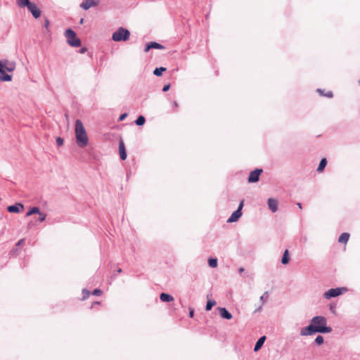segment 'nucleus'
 <instances>
[{
  "mask_svg": "<svg viewBox=\"0 0 360 360\" xmlns=\"http://www.w3.org/2000/svg\"><path fill=\"white\" fill-rule=\"evenodd\" d=\"M333 330L332 328L327 326L326 318L323 316H314L310 324L300 330V335L308 336L312 335L316 333H329Z\"/></svg>",
  "mask_w": 360,
  "mask_h": 360,
  "instance_id": "nucleus-1",
  "label": "nucleus"
},
{
  "mask_svg": "<svg viewBox=\"0 0 360 360\" xmlns=\"http://www.w3.org/2000/svg\"><path fill=\"white\" fill-rule=\"evenodd\" d=\"M75 139L79 148H84L88 144V136L82 122L77 119L75 121Z\"/></svg>",
  "mask_w": 360,
  "mask_h": 360,
  "instance_id": "nucleus-2",
  "label": "nucleus"
},
{
  "mask_svg": "<svg viewBox=\"0 0 360 360\" xmlns=\"http://www.w3.org/2000/svg\"><path fill=\"white\" fill-rule=\"evenodd\" d=\"M15 69V63L8 60H0V81L11 82L12 75L6 73V71L11 72Z\"/></svg>",
  "mask_w": 360,
  "mask_h": 360,
  "instance_id": "nucleus-3",
  "label": "nucleus"
},
{
  "mask_svg": "<svg viewBox=\"0 0 360 360\" xmlns=\"http://www.w3.org/2000/svg\"><path fill=\"white\" fill-rule=\"evenodd\" d=\"M65 37L67 43L72 47H79L81 46V40L77 37L75 31L72 29H68L65 32Z\"/></svg>",
  "mask_w": 360,
  "mask_h": 360,
  "instance_id": "nucleus-4",
  "label": "nucleus"
},
{
  "mask_svg": "<svg viewBox=\"0 0 360 360\" xmlns=\"http://www.w3.org/2000/svg\"><path fill=\"white\" fill-rule=\"evenodd\" d=\"M129 37L130 32L128 30L120 27L112 34V39L114 41H126L129 39Z\"/></svg>",
  "mask_w": 360,
  "mask_h": 360,
  "instance_id": "nucleus-5",
  "label": "nucleus"
},
{
  "mask_svg": "<svg viewBox=\"0 0 360 360\" xmlns=\"http://www.w3.org/2000/svg\"><path fill=\"white\" fill-rule=\"evenodd\" d=\"M347 291L346 288H331L326 291L323 297L326 299H330L332 297H336L339 295H340L343 292Z\"/></svg>",
  "mask_w": 360,
  "mask_h": 360,
  "instance_id": "nucleus-6",
  "label": "nucleus"
},
{
  "mask_svg": "<svg viewBox=\"0 0 360 360\" xmlns=\"http://www.w3.org/2000/svg\"><path fill=\"white\" fill-rule=\"evenodd\" d=\"M262 169L257 168L250 173L248 176V182L256 183L259 179V176L262 173Z\"/></svg>",
  "mask_w": 360,
  "mask_h": 360,
  "instance_id": "nucleus-7",
  "label": "nucleus"
},
{
  "mask_svg": "<svg viewBox=\"0 0 360 360\" xmlns=\"http://www.w3.org/2000/svg\"><path fill=\"white\" fill-rule=\"evenodd\" d=\"M99 3V0H85L81 4L80 7L84 10H88L91 7L98 6Z\"/></svg>",
  "mask_w": 360,
  "mask_h": 360,
  "instance_id": "nucleus-8",
  "label": "nucleus"
},
{
  "mask_svg": "<svg viewBox=\"0 0 360 360\" xmlns=\"http://www.w3.org/2000/svg\"><path fill=\"white\" fill-rule=\"evenodd\" d=\"M28 11L32 13L34 18H38L41 15V11L34 3H31L29 6L27 7Z\"/></svg>",
  "mask_w": 360,
  "mask_h": 360,
  "instance_id": "nucleus-9",
  "label": "nucleus"
},
{
  "mask_svg": "<svg viewBox=\"0 0 360 360\" xmlns=\"http://www.w3.org/2000/svg\"><path fill=\"white\" fill-rule=\"evenodd\" d=\"M151 49H164L165 47L162 44H159L158 42L151 41V42H149V43L146 44V46H145V49H144V52H148Z\"/></svg>",
  "mask_w": 360,
  "mask_h": 360,
  "instance_id": "nucleus-10",
  "label": "nucleus"
},
{
  "mask_svg": "<svg viewBox=\"0 0 360 360\" xmlns=\"http://www.w3.org/2000/svg\"><path fill=\"white\" fill-rule=\"evenodd\" d=\"M23 205L20 203H15L7 207V210L12 213H19L23 210Z\"/></svg>",
  "mask_w": 360,
  "mask_h": 360,
  "instance_id": "nucleus-11",
  "label": "nucleus"
},
{
  "mask_svg": "<svg viewBox=\"0 0 360 360\" xmlns=\"http://www.w3.org/2000/svg\"><path fill=\"white\" fill-rule=\"evenodd\" d=\"M119 153L120 159L122 160H125L127 159V155L124 142L122 140H120L119 142Z\"/></svg>",
  "mask_w": 360,
  "mask_h": 360,
  "instance_id": "nucleus-12",
  "label": "nucleus"
},
{
  "mask_svg": "<svg viewBox=\"0 0 360 360\" xmlns=\"http://www.w3.org/2000/svg\"><path fill=\"white\" fill-rule=\"evenodd\" d=\"M242 216V212H240L239 210H235L231 215L229 217V218L227 219L228 223H233L237 221L240 217Z\"/></svg>",
  "mask_w": 360,
  "mask_h": 360,
  "instance_id": "nucleus-13",
  "label": "nucleus"
},
{
  "mask_svg": "<svg viewBox=\"0 0 360 360\" xmlns=\"http://www.w3.org/2000/svg\"><path fill=\"white\" fill-rule=\"evenodd\" d=\"M219 315L221 318L227 320H230L232 319V314L225 308V307H219Z\"/></svg>",
  "mask_w": 360,
  "mask_h": 360,
  "instance_id": "nucleus-14",
  "label": "nucleus"
},
{
  "mask_svg": "<svg viewBox=\"0 0 360 360\" xmlns=\"http://www.w3.org/2000/svg\"><path fill=\"white\" fill-rule=\"evenodd\" d=\"M268 207L272 212L278 210V201L274 198H269L267 201Z\"/></svg>",
  "mask_w": 360,
  "mask_h": 360,
  "instance_id": "nucleus-15",
  "label": "nucleus"
},
{
  "mask_svg": "<svg viewBox=\"0 0 360 360\" xmlns=\"http://www.w3.org/2000/svg\"><path fill=\"white\" fill-rule=\"evenodd\" d=\"M266 339V338L265 335H263L258 339V340L256 342L255 347H254L255 352H257L262 348Z\"/></svg>",
  "mask_w": 360,
  "mask_h": 360,
  "instance_id": "nucleus-16",
  "label": "nucleus"
},
{
  "mask_svg": "<svg viewBox=\"0 0 360 360\" xmlns=\"http://www.w3.org/2000/svg\"><path fill=\"white\" fill-rule=\"evenodd\" d=\"M160 300L163 302H169L174 300V297L169 294L162 292L160 295Z\"/></svg>",
  "mask_w": 360,
  "mask_h": 360,
  "instance_id": "nucleus-17",
  "label": "nucleus"
},
{
  "mask_svg": "<svg viewBox=\"0 0 360 360\" xmlns=\"http://www.w3.org/2000/svg\"><path fill=\"white\" fill-rule=\"evenodd\" d=\"M31 3L30 0H17V4L20 8H27Z\"/></svg>",
  "mask_w": 360,
  "mask_h": 360,
  "instance_id": "nucleus-18",
  "label": "nucleus"
},
{
  "mask_svg": "<svg viewBox=\"0 0 360 360\" xmlns=\"http://www.w3.org/2000/svg\"><path fill=\"white\" fill-rule=\"evenodd\" d=\"M326 165H327V160H326V158H322L321 160V161L319 162V165L318 166V168L316 169L317 172H322L325 169Z\"/></svg>",
  "mask_w": 360,
  "mask_h": 360,
  "instance_id": "nucleus-19",
  "label": "nucleus"
},
{
  "mask_svg": "<svg viewBox=\"0 0 360 360\" xmlns=\"http://www.w3.org/2000/svg\"><path fill=\"white\" fill-rule=\"evenodd\" d=\"M349 238V233H342L338 238L339 243H347Z\"/></svg>",
  "mask_w": 360,
  "mask_h": 360,
  "instance_id": "nucleus-20",
  "label": "nucleus"
},
{
  "mask_svg": "<svg viewBox=\"0 0 360 360\" xmlns=\"http://www.w3.org/2000/svg\"><path fill=\"white\" fill-rule=\"evenodd\" d=\"M289 261H290V258H289V255H288V250H285L283 255L282 259H281V263L283 264H287L289 263Z\"/></svg>",
  "mask_w": 360,
  "mask_h": 360,
  "instance_id": "nucleus-21",
  "label": "nucleus"
},
{
  "mask_svg": "<svg viewBox=\"0 0 360 360\" xmlns=\"http://www.w3.org/2000/svg\"><path fill=\"white\" fill-rule=\"evenodd\" d=\"M41 212L40 210L37 207H32L30 210L27 212L26 216L29 217L34 214H39Z\"/></svg>",
  "mask_w": 360,
  "mask_h": 360,
  "instance_id": "nucleus-22",
  "label": "nucleus"
},
{
  "mask_svg": "<svg viewBox=\"0 0 360 360\" xmlns=\"http://www.w3.org/2000/svg\"><path fill=\"white\" fill-rule=\"evenodd\" d=\"M166 68L163 67L156 68L153 71V75L160 77L162 75V72L166 71Z\"/></svg>",
  "mask_w": 360,
  "mask_h": 360,
  "instance_id": "nucleus-23",
  "label": "nucleus"
},
{
  "mask_svg": "<svg viewBox=\"0 0 360 360\" xmlns=\"http://www.w3.org/2000/svg\"><path fill=\"white\" fill-rule=\"evenodd\" d=\"M146 119L143 115H140L137 117V119L135 120V124L138 126H142L145 124Z\"/></svg>",
  "mask_w": 360,
  "mask_h": 360,
  "instance_id": "nucleus-24",
  "label": "nucleus"
},
{
  "mask_svg": "<svg viewBox=\"0 0 360 360\" xmlns=\"http://www.w3.org/2000/svg\"><path fill=\"white\" fill-rule=\"evenodd\" d=\"M218 261L217 258H210L208 259V264L212 268H215L217 266Z\"/></svg>",
  "mask_w": 360,
  "mask_h": 360,
  "instance_id": "nucleus-25",
  "label": "nucleus"
},
{
  "mask_svg": "<svg viewBox=\"0 0 360 360\" xmlns=\"http://www.w3.org/2000/svg\"><path fill=\"white\" fill-rule=\"evenodd\" d=\"M216 304V302L214 300H209L207 302L206 306H205V310L206 311H210L212 308Z\"/></svg>",
  "mask_w": 360,
  "mask_h": 360,
  "instance_id": "nucleus-26",
  "label": "nucleus"
},
{
  "mask_svg": "<svg viewBox=\"0 0 360 360\" xmlns=\"http://www.w3.org/2000/svg\"><path fill=\"white\" fill-rule=\"evenodd\" d=\"M323 338L321 335H318L314 340L315 343L318 345L323 344Z\"/></svg>",
  "mask_w": 360,
  "mask_h": 360,
  "instance_id": "nucleus-27",
  "label": "nucleus"
},
{
  "mask_svg": "<svg viewBox=\"0 0 360 360\" xmlns=\"http://www.w3.org/2000/svg\"><path fill=\"white\" fill-rule=\"evenodd\" d=\"M83 300L87 299L90 295V292L86 289L82 290Z\"/></svg>",
  "mask_w": 360,
  "mask_h": 360,
  "instance_id": "nucleus-28",
  "label": "nucleus"
},
{
  "mask_svg": "<svg viewBox=\"0 0 360 360\" xmlns=\"http://www.w3.org/2000/svg\"><path fill=\"white\" fill-rule=\"evenodd\" d=\"M46 214H44V213H42L41 212L39 214V219H38V221L39 222H42L44 221H45L46 219Z\"/></svg>",
  "mask_w": 360,
  "mask_h": 360,
  "instance_id": "nucleus-29",
  "label": "nucleus"
},
{
  "mask_svg": "<svg viewBox=\"0 0 360 360\" xmlns=\"http://www.w3.org/2000/svg\"><path fill=\"white\" fill-rule=\"evenodd\" d=\"M268 297V292H265L261 297H260V301L262 302V304L266 301V299Z\"/></svg>",
  "mask_w": 360,
  "mask_h": 360,
  "instance_id": "nucleus-30",
  "label": "nucleus"
},
{
  "mask_svg": "<svg viewBox=\"0 0 360 360\" xmlns=\"http://www.w3.org/2000/svg\"><path fill=\"white\" fill-rule=\"evenodd\" d=\"M63 142H64V141H63V138H61V137H57V139H56V143H57L58 146H63Z\"/></svg>",
  "mask_w": 360,
  "mask_h": 360,
  "instance_id": "nucleus-31",
  "label": "nucleus"
},
{
  "mask_svg": "<svg viewBox=\"0 0 360 360\" xmlns=\"http://www.w3.org/2000/svg\"><path fill=\"white\" fill-rule=\"evenodd\" d=\"M101 293H102L101 290H100V289H98V288L94 289V290H93V292H92V294H93L94 295H96V296H98V295H101Z\"/></svg>",
  "mask_w": 360,
  "mask_h": 360,
  "instance_id": "nucleus-32",
  "label": "nucleus"
},
{
  "mask_svg": "<svg viewBox=\"0 0 360 360\" xmlns=\"http://www.w3.org/2000/svg\"><path fill=\"white\" fill-rule=\"evenodd\" d=\"M243 205H244V200H241L240 202L237 210H239L240 212H242V209L243 207Z\"/></svg>",
  "mask_w": 360,
  "mask_h": 360,
  "instance_id": "nucleus-33",
  "label": "nucleus"
},
{
  "mask_svg": "<svg viewBox=\"0 0 360 360\" xmlns=\"http://www.w3.org/2000/svg\"><path fill=\"white\" fill-rule=\"evenodd\" d=\"M127 117V113H123L122 114L120 117H119V119L118 120L119 121H123L125 120V118Z\"/></svg>",
  "mask_w": 360,
  "mask_h": 360,
  "instance_id": "nucleus-34",
  "label": "nucleus"
},
{
  "mask_svg": "<svg viewBox=\"0 0 360 360\" xmlns=\"http://www.w3.org/2000/svg\"><path fill=\"white\" fill-rule=\"evenodd\" d=\"M170 88V84H166L162 88V91L166 92Z\"/></svg>",
  "mask_w": 360,
  "mask_h": 360,
  "instance_id": "nucleus-35",
  "label": "nucleus"
},
{
  "mask_svg": "<svg viewBox=\"0 0 360 360\" xmlns=\"http://www.w3.org/2000/svg\"><path fill=\"white\" fill-rule=\"evenodd\" d=\"M49 20L46 18L44 21V27L47 29V31H49Z\"/></svg>",
  "mask_w": 360,
  "mask_h": 360,
  "instance_id": "nucleus-36",
  "label": "nucleus"
},
{
  "mask_svg": "<svg viewBox=\"0 0 360 360\" xmlns=\"http://www.w3.org/2000/svg\"><path fill=\"white\" fill-rule=\"evenodd\" d=\"M324 96H326L328 98H332L333 97V92L332 91H328Z\"/></svg>",
  "mask_w": 360,
  "mask_h": 360,
  "instance_id": "nucleus-37",
  "label": "nucleus"
},
{
  "mask_svg": "<svg viewBox=\"0 0 360 360\" xmlns=\"http://www.w3.org/2000/svg\"><path fill=\"white\" fill-rule=\"evenodd\" d=\"M194 316V310L193 309H190L189 310V317L193 318Z\"/></svg>",
  "mask_w": 360,
  "mask_h": 360,
  "instance_id": "nucleus-38",
  "label": "nucleus"
},
{
  "mask_svg": "<svg viewBox=\"0 0 360 360\" xmlns=\"http://www.w3.org/2000/svg\"><path fill=\"white\" fill-rule=\"evenodd\" d=\"M25 243V239H20L18 243H17V245L18 246H20V245H22L23 243Z\"/></svg>",
  "mask_w": 360,
  "mask_h": 360,
  "instance_id": "nucleus-39",
  "label": "nucleus"
},
{
  "mask_svg": "<svg viewBox=\"0 0 360 360\" xmlns=\"http://www.w3.org/2000/svg\"><path fill=\"white\" fill-rule=\"evenodd\" d=\"M317 91L321 95V96H324L326 94L325 92H323V90L321 89H317Z\"/></svg>",
  "mask_w": 360,
  "mask_h": 360,
  "instance_id": "nucleus-40",
  "label": "nucleus"
},
{
  "mask_svg": "<svg viewBox=\"0 0 360 360\" xmlns=\"http://www.w3.org/2000/svg\"><path fill=\"white\" fill-rule=\"evenodd\" d=\"M86 51V48L83 47L79 50L80 53H84Z\"/></svg>",
  "mask_w": 360,
  "mask_h": 360,
  "instance_id": "nucleus-41",
  "label": "nucleus"
},
{
  "mask_svg": "<svg viewBox=\"0 0 360 360\" xmlns=\"http://www.w3.org/2000/svg\"><path fill=\"white\" fill-rule=\"evenodd\" d=\"M244 271H245V269H244L243 267H240V268L238 269V272H239L240 274H241V273L244 272Z\"/></svg>",
  "mask_w": 360,
  "mask_h": 360,
  "instance_id": "nucleus-42",
  "label": "nucleus"
},
{
  "mask_svg": "<svg viewBox=\"0 0 360 360\" xmlns=\"http://www.w3.org/2000/svg\"><path fill=\"white\" fill-rule=\"evenodd\" d=\"M262 309V304L256 309L255 312L260 311Z\"/></svg>",
  "mask_w": 360,
  "mask_h": 360,
  "instance_id": "nucleus-43",
  "label": "nucleus"
},
{
  "mask_svg": "<svg viewBox=\"0 0 360 360\" xmlns=\"http://www.w3.org/2000/svg\"><path fill=\"white\" fill-rule=\"evenodd\" d=\"M174 106L175 108H177V107H178V103H177V102H176V101H174Z\"/></svg>",
  "mask_w": 360,
  "mask_h": 360,
  "instance_id": "nucleus-44",
  "label": "nucleus"
},
{
  "mask_svg": "<svg viewBox=\"0 0 360 360\" xmlns=\"http://www.w3.org/2000/svg\"><path fill=\"white\" fill-rule=\"evenodd\" d=\"M297 205H298V207H299L300 209H302V204H301V203L298 202V203H297Z\"/></svg>",
  "mask_w": 360,
  "mask_h": 360,
  "instance_id": "nucleus-45",
  "label": "nucleus"
},
{
  "mask_svg": "<svg viewBox=\"0 0 360 360\" xmlns=\"http://www.w3.org/2000/svg\"><path fill=\"white\" fill-rule=\"evenodd\" d=\"M117 273H121V272H122V269H120H120H118L117 270Z\"/></svg>",
  "mask_w": 360,
  "mask_h": 360,
  "instance_id": "nucleus-46",
  "label": "nucleus"
},
{
  "mask_svg": "<svg viewBox=\"0 0 360 360\" xmlns=\"http://www.w3.org/2000/svg\"><path fill=\"white\" fill-rule=\"evenodd\" d=\"M84 22V19L83 18H81L80 21H79V23L80 24H82Z\"/></svg>",
  "mask_w": 360,
  "mask_h": 360,
  "instance_id": "nucleus-47",
  "label": "nucleus"
},
{
  "mask_svg": "<svg viewBox=\"0 0 360 360\" xmlns=\"http://www.w3.org/2000/svg\"><path fill=\"white\" fill-rule=\"evenodd\" d=\"M94 303H95V304H99V302H94Z\"/></svg>",
  "mask_w": 360,
  "mask_h": 360,
  "instance_id": "nucleus-48",
  "label": "nucleus"
}]
</instances>
